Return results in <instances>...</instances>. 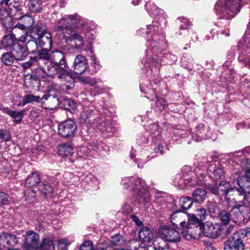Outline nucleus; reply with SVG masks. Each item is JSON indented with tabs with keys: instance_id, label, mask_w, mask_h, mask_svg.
I'll return each mask as SVG.
<instances>
[{
	"instance_id": "23",
	"label": "nucleus",
	"mask_w": 250,
	"mask_h": 250,
	"mask_svg": "<svg viewBox=\"0 0 250 250\" xmlns=\"http://www.w3.org/2000/svg\"><path fill=\"white\" fill-rule=\"evenodd\" d=\"M18 41L17 36L14 33L5 35L2 40V44L6 47H10V49L14 46Z\"/></svg>"
},
{
	"instance_id": "24",
	"label": "nucleus",
	"mask_w": 250,
	"mask_h": 250,
	"mask_svg": "<svg viewBox=\"0 0 250 250\" xmlns=\"http://www.w3.org/2000/svg\"><path fill=\"white\" fill-rule=\"evenodd\" d=\"M58 154L62 157L70 156L73 153L72 146L68 144H62L58 147Z\"/></svg>"
},
{
	"instance_id": "15",
	"label": "nucleus",
	"mask_w": 250,
	"mask_h": 250,
	"mask_svg": "<svg viewBox=\"0 0 250 250\" xmlns=\"http://www.w3.org/2000/svg\"><path fill=\"white\" fill-rule=\"evenodd\" d=\"M39 235L32 230L26 232L25 238V245L27 250H38L39 245Z\"/></svg>"
},
{
	"instance_id": "43",
	"label": "nucleus",
	"mask_w": 250,
	"mask_h": 250,
	"mask_svg": "<svg viewBox=\"0 0 250 250\" xmlns=\"http://www.w3.org/2000/svg\"><path fill=\"white\" fill-rule=\"evenodd\" d=\"M219 215H220V220L223 224H228L230 220V217L229 213L227 211L223 210L220 212Z\"/></svg>"
},
{
	"instance_id": "28",
	"label": "nucleus",
	"mask_w": 250,
	"mask_h": 250,
	"mask_svg": "<svg viewBox=\"0 0 250 250\" xmlns=\"http://www.w3.org/2000/svg\"><path fill=\"white\" fill-rule=\"evenodd\" d=\"M28 7L32 13L39 12L42 9V1L41 0H30Z\"/></svg>"
},
{
	"instance_id": "63",
	"label": "nucleus",
	"mask_w": 250,
	"mask_h": 250,
	"mask_svg": "<svg viewBox=\"0 0 250 250\" xmlns=\"http://www.w3.org/2000/svg\"><path fill=\"white\" fill-rule=\"evenodd\" d=\"M235 156H244V154L242 152H237L235 154Z\"/></svg>"
},
{
	"instance_id": "25",
	"label": "nucleus",
	"mask_w": 250,
	"mask_h": 250,
	"mask_svg": "<svg viewBox=\"0 0 250 250\" xmlns=\"http://www.w3.org/2000/svg\"><path fill=\"white\" fill-rule=\"evenodd\" d=\"M145 8L147 12L152 16L157 17L163 14V10L158 8L153 3L147 2Z\"/></svg>"
},
{
	"instance_id": "38",
	"label": "nucleus",
	"mask_w": 250,
	"mask_h": 250,
	"mask_svg": "<svg viewBox=\"0 0 250 250\" xmlns=\"http://www.w3.org/2000/svg\"><path fill=\"white\" fill-rule=\"evenodd\" d=\"M42 188L41 189V191L44 194L45 196L50 193H52L53 191V187L50 185L48 182H45L42 185Z\"/></svg>"
},
{
	"instance_id": "42",
	"label": "nucleus",
	"mask_w": 250,
	"mask_h": 250,
	"mask_svg": "<svg viewBox=\"0 0 250 250\" xmlns=\"http://www.w3.org/2000/svg\"><path fill=\"white\" fill-rule=\"evenodd\" d=\"M58 250H67V247L70 243L65 239H60L58 241Z\"/></svg>"
},
{
	"instance_id": "26",
	"label": "nucleus",
	"mask_w": 250,
	"mask_h": 250,
	"mask_svg": "<svg viewBox=\"0 0 250 250\" xmlns=\"http://www.w3.org/2000/svg\"><path fill=\"white\" fill-rule=\"evenodd\" d=\"M28 28L29 24H27L19 23L17 25L14 27L12 31V33L15 34L16 36H17L18 41L19 42V38L20 37H21V34H18V31L22 32L23 33V35H29V33L26 31V29Z\"/></svg>"
},
{
	"instance_id": "20",
	"label": "nucleus",
	"mask_w": 250,
	"mask_h": 250,
	"mask_svg": "<svg viewBox=\"0 0 250 250\" xmlns=\"http://www.w3.org/2000/svg\"><path fill=\"white\" fill-rule=\"evenodd\" d=\"M196 212V215L195 214L188 215V219L189 221L198 224V226L202 228L201 221L206 218V210L203 208H200L197 210Z\"/></svg>"
},
{
	"instance_id": "16",
	"label": "nucleus",
	"mask_w": 250,
	"mask_h": 250,
	"mask_svg": "<svg viewBox=\"0 0 250 250\" xmlns=\"http://www.w3.org/2000/svg\"><path fill=\"white\" fill-rule=\"evenodd\" d=\"M204 233L208 237L215 238L220 233V226L216 224L208 222L203 226Z\"/></svg>"
},
{
	"instance_id": "59",
	"label": "nucleus",
	"mask_w": 250,
	"mask_h": 250,
	"mask_svg": "<svg viewBox=\"0 0 250 250\" xmlns=\"http://www.w3.org/2000/svg\"><path fill=\"white\" fill-rule=\"evenodd\" d=\"M9 0H0V5L4 4L7 5Z\"/></svg>"
},
{
	"instance_id": "47",
	"label": "nucleus",
	"mask_w": 250,
	"mask_h": 250,
	"mask_svg": "<svg viewBox=\"0 0 250 250\" xmlns=\"http://www.w3.org/2000/svg\"><path fill=\"white\" fill-rule=\"evenodd\" d=\"M80 250H93L92 243L89 241L84 242L81 245Z\"/></svg>"
},
{
	"instance_id": "19",
	"label": "nucleus",
	"mask_w": 250,
	"mask_h": 250,
	"mask_svg": "<svg viewBox=\"0 0 250 250\" xmlns=\"http://www.w3.org/2000/svg\"><path fill=\"white\" fill-rule=\"evenodd\" d=\"M187 215L179 210L174 212L170 215L171 223L176 228H178V226L181 227L187 223L184 219L187 216Z\"/></svg>"
},
{
	"instance_id": "33",
	"label": "nucleus",
	"mask_w": 250,
	"mask_h": 250,
	"mask_svg": "<svg viewBox=\"0 0 250 250\" xmlns=\"http://www.w3.org/2000/svg\"><path fill=\"white\" fill-rule=\"evenodd\" d=\"M15 60V57L11 52L4 53L1 56V61L6 65H11Z\"/></svg>"
},
{
	"instance_id": "4",
	"label": "nucleus",
	"mask_w": 250,
	"mask_h": 250,
	"mask_svg": "<svg viewBox=\"0 0 250 250\" xmlns=\"http://www.w3.org/2000/svg\"><path fill=\"white\" fill-rule=\"evenodd\" d=\"M19 42L30 43L35 48L38 46H48L51 47L52 43L51 34L46 31L45 26L36 25L30 30L29 35H22L19 38Z\"/></svg>"
},
{
	"instance_id": "10",
	"label": "nucleus",
	"mask_w": 250,
	"mask_h": 250,
	"mask_svg": "<svg viewBox=\"0 0 250 250\" xmlns=\"http://www.w3.org/2000/svg\"><path fill=\"white\" fill-rule=\"evenodd\" d=\"M181 228L182 234L183 237L187 240H190L198 237L201 229V228L198 226V224L189 221L188 219V221Z\"/></svg>"
},
{
	"instance_id": "39",
	"label": "nucleus",
	"mask_w": 250,
	"mask_h": 250,
	"mask_svg": "<svg viewBox=\"0 0 250 250\" xmlns=\"http://www.w3.org/2000/svg\"><path fill=\"white\" fill-rule=\"evenodd\" d=\"M36 193L34 190L32 189H27L25 192V201L31 203L35 200Z\"/></svg>"
},
{
	"instance_id": "48",
	"label": "nucleus",
	"mask_w": 250,
	"mask_h": 250,
	"mask_svg": "<svg viewBox=\"0 0 250 250\" xmlns=\"http://www.w3.org/2000/svg\"><path fill=\"white\" fill-rule=\"evenodd\" d=\"M0 139L4 141H9L11 139V135L8 131L0 129Z\"/></svg>"
},
{
	"instance_id": "18",
	"label": "nucleus",
	"mask_w": 250,
	"mask_h": 250,
	"mask_svg": "<svg viewBox=\"0 0 250 250\" xmlns=\"http://www.w3.org/2000/svg\"><path fill=\"white\" fill-rule=\"evenodd\" d=\"M208 173L216 183L218 181H222L224 177L223 171L219 165L217 166L213 164L210 165L208 167Z\"/></svg>"
},
{
	"instance_id": "40",
	"label": "nucleus",
	"mask_w": 250,
	"mask_h": 250,
	"mask_svg": "<svg viewBox=\"0 0 250 250\" xmlns=\"http://www.w3.org/2000/svg\"><path fill=\"white\" fill-rule=\"evenodd\" d=\"M37 54L40 59L44 60H50V55H49L47 49L43 48L41 50H39L37 52Z\"/></svg>"
},
{
	"instance_id": "61",
	"label": "nucleus",
	"mask_w": 250,
	"mask_h": 250,
	"mask_svg": "<svg viewBox=\"0 0 250 250\" xmlns=\"http://www.w3.org/2000/svg\"><path fill=\"white\" fill-rule=\"evenodd\" d=\"M221 34L222 35H225L226 36H229V31H221Z\"/></svg>"
},
{
	"instance_id": "32",
	"label": "nucleus",
	"mask_w": 250,
	"mask_h": 250,
	"mask_svg": "<svg viewBox=\"0 0 250 250\" xmlns=\"http://www.w3.org/2000/svg\"><path fill=\"white\" fill-rule=\"evenodd\" d=\"M208 207L209 212L214 217L218 215L221 212L219 206L217 203L209 202L208 203Z\"/></svg>"
},
{
	"instance_id": "21",
	"label": "nucleus",
	"mask_w": 250,
	"mask_h": 250,
	"mask_svg": "<svg viewBox=\"0 0 250 250\" xmlns=\"http://www.w3.org/2000/svg\"><path fill=\"white\" fill-rule=\"evenodd\" d=\"M139 238L144 242H150L153 239V233L150 229L144 227L139 231Z\"/></svg>"
},
{
	"instance_id": "29",
	"label": "nucleus",
	"mask_w": 250,
	"mask_h": 250,
	"mask_svg": "<svg viewBox=\"0 0 250 250\" xmlns=\"http://www.w3.org/2000/svg\"><path fill=\"white\" fill-rule=\"evenodd\" d=\"M207 193L202 188H197L193 193V197L195 202L202 203L206 198Z\"/></svg>"
},
{
	"instance_id": "7",
	"label": "nucleus",
	"mask_w": 250,
	"mask_h": 250,
	"mask_svg": "<svg viewBox=\"0 0 250 250\" xmlns=\"http://www.w3.org/2000/svg\"><path fill=\"white\" fill-rule=\"evenodd\" d=\"M241 0H218L214 7L215 12L221 18L229 20L240 11Z\"/></svg>"
},
{
	"instance_id": "11",
	"label": "nucleus",
	"mask_w": 250,
	"mask_h": 250,
	"mask_svg": "<svg viewBox=\"0 0 250 250\" xmlns=\"http://www.w3.org/2000/svg\"><path fill=\"white\" fill-rule=\"evenodd\" d=\"M158 235L162 239L169 242L175 243L180 241L181 239V236L178 231L166 226L159 228Z\"/></svg>"
},
{
	"instance_id": "30",
	"label": "nucleus",
	"mask_w": 250,
	"mask_h": 250,
	"mask_svg": "<svg viewBox=\"0 0 250 250\" xmlns=\"http://www.w3.org/2000/svg\"><path fill=\"white\" fill-rule=\"evenodd\" d=\"M38 250H55L53 241L50 238L43 239Z\"/></svg>"
},
{
	"instance_id": "57",
	"label": "nucleus",
	"mask_w": 250,
	"mask_h": 250,
	"mask_svg": "<svg viewBox=\"0 0 250 250\" xmlns=\"http://www.w3.org/2000/svg\"><path fill=\"white\" fill-rule=\"evenodd\" d=\"M131 218L132 220L135 222L136 225L138 226H141L142 225V222L140 221L138 218L135 215H131Z\"/></svg>"
},
{
	"instance_id": "45",
	"label": "nucleus",
	"mask_w": 250,
	"mask_h": 250,
	"mask_svg": "<svg viewBox=\"0 0 250 250\" xmlns=\"http://www.w3.org/2000/svg\"><path fill=\"white\" fill-rule=\"evenodd\" d=\"M156 105L160 110H165L167 107V104L166 101L162 98H159L157 99Z\"/></svg>"
},
{
	"instance_id": "27",
	"label": "nucleus",
	"mask_w": 250,
	"mask_h": 250,
	"mask_svg": "<svg viewBox=\"0 0 250 250\" xmlns=\"http://www.w3.org/2000/svg\"><path fill=\"white\" fill-rule=\"evenodd\" d=\"M40 182V178L37 172H32L27 177L25 184L26 186L32 187L36 186Z\"/></svg>"
},
{
	"instance_id": "53",
	"label": "nucleus",
	"mask_w": 250,
	"mask_h": 250,
	"mask_svg": "<svg viewBox=\"0 0 250 250\" xmlns=\"http://www.w3.org/2000/svg\"><path fill=\"white\" fill-rule=\"evenodd\" d=\"M114 248L110 244H105L101 247H99L97 250H113Z\"/></svg>"
},
{
	"instance_id": "6",
	"label": "nucleus",
	"mask_w": 250,
	"mask_h": 250,
	"mask_svg": "<svg viewBox=\"0 0 250 250\" xmlns=\"http://www.w3.org/2000/svg\"><path fill=\"white\" fill-rule=\"evenodd\" d=\"M210 191L214 194L223 197L225 196V200L228 208L233 206L236 202H240V198L237 197L236 193V187L232 188L230 184L225 181H221L218 185L211 187Z\"/></svg>"
},
{
	"instance_id": "22",
	"label": "nucleus",
	"mask_w": 250,
	"mask_h": 250,
	"mask_svg": "<svg viewBox=\"0 0 250 250\" xmlns=\"http://www.w3.org/2000/svg\"><path fill=\"white\" fill-rule=\"evenodd\" d=\"M3 112L14 119L16 123H20L23 119L25 110L16 111L10 110L8 108H3Z\"/></svg>"
},
{
	"instance_id": "34",
	"label": "nucleus",
	"mask_w": 250,
	"mask_h": 250,
	"mask_svg": "<svg viewBox=\"0 0 250 250\" xmlns=\"http://www.w3.org/2000/svg\"><path fill=\"white\" fill-rule=\"evenodd\" d=\"M0 20L2 24L6 26L7 22H10L12 19L5 8H0Z\"/></svg>"
},
{
	"instance_id": "17",
	"label": "nucleus",
	"mask_w": 250,
	"mask_h": 250,
	"mask_svg": "<svg viewBox=\"0 0 250 250\" xmlns=\"http://www.w3.org/2000/svg\"><path fill=\"white\" fill-rule=\"evenodd\" d=\"M245 245L240 238L235 239L232 236L227 240L224 245V250H244Z\"/></svg>"
},
{
	"instance_id": "9",
	"label": "nucleus",
	"mask_w": 250,
	"mask_h": 250,
	"mask_svg": "<svg viewBox=\"0 0 250 250\" xmlns=\"http://www.w3.org/2000/svg\"><path fill=\"white\" fill-rule=\"evenodd\" d=\"M230 178L233 184H236L239 188L236 187V193L237 197L245 199L247 198V194H250V182L243 180L237 173L232 174Z\"/></svg>"
},
{
	"instance_id": "8",
	"label": "nucleus",
	"mask_w": 250,
	"mask_h": 250,
	"mask_svg": "<svg viewBox=\"0 0 250 250\" xmlns=\"http://www.w3.org/2000/svg\"><path fill=\"white\" fill-rule=\"evenodd\" d=\"M240 202H236L235 204L231 207L230 215H234V222L247 221L250 218V208L249 202L247 198H241Z\"/></svg>"
},
{
	"instance_id": "54",
	"label": "nucleus",
	"mask_w": 250,
	"mask_h": 250,
	"mask_svg": "<svg viewBox=\"0 0 250 250\" xmlns=\"http://www.w3.org/2000/svg\"><path fill=\"white\" fill-rule=\"evenodd\" d=\"M122 209L123 211H124L125 213H128L131 211L132 208L130 205L126 203H125L122 207Z\"/></svg>"
},
{
	"instance_id": "41",
	"label": "nucleus",
	"mask_w": 250,
	"mask_h": 250,
	"mask_svg": "<svg viewBox=\"0 0 250 250\" xmlns=\"http://www.w3.org/2000/svg\"><path fill=\"white\" fill-rule=\"evenodd\" d=\"M111 242L113 245L119 246L124 243V240L120 234H116L112 237Z\"/></svg>"
},
{
	"instance_id": "1",
	"label": "nucleus",
	"mask_w": 250,
	"mask_h": 250,
	"mask_svg": "<svg viewBox=\"0 0 250 250\" xmlns=\"http://www.w3.org/2000/svg\"><path fill=\"white\" fill-rule=\"evenodd\" d=\"M50 60L45 63L44 67L38 69V76L45 78L57 76L62 82L61 90L65 92L69 91L74 87L75 80L72 73L67 70L68 66L64 54L61 51L55 50L50 54Z\"/></svg>"
},
{
	"instance_id": "5",
	"label": "nucleus",
	"mask_w": 250,
	"mask_h": 250,
	"mask_svg": "<svg viewBox=\"0 0 250 250\" xmlns=\"http://www.w3.org/2000/svg\"><path fill=\"white\" fill-rule=\"evenodd\" d=\"M122 184L125 188L134 191L136 200L139 204L146 206L150 199V194L145 181L138 178L125 177L122 180Z\"/></svg>"
},
{
	"instance_id": "12",
	"label": "nucleus",
	"mask_w": 250,
	"mask_h": 250,
	"mask_svg": "<svg viewBox=\"0 0 250 250\" xmlns=\"http://www.w3.org/2000/svg\"><path fill=\"white\" fill-rule=\"evenodd\" d=\"M77 129L76 123L72 120H67L58 125V133L64 138H69L75 135Z\"/></svg>"
},
{
	"instance_id": "3",
	"label": "nucleus",
	"mask_w": 250,
	"mask_h": 250,
	"mask_svg": "<svg viewBox=\"0 0 250 250\" xmlns=\"http://www.w3.org/2000/svg\"><path fill=\"white\" fill-rule=\"evenodd\" d=\"M160 26L158 22L153 21L152 24L147 26L146 32L147 41L149 42V48L146 52V57L147 59L154 62L157 67L161 66V64L158 60L155 59L151 54L157 56L158 54L163 51L161 46L164 38L162 34V28Z\"/></svg>"
},
{
	"instance_id": "49",
	"label": "nucleus",
	"mask_w": 250,
	"mask_h": 250,
	"mask_svg": "<svg viewBox=\"0 0 250 250\" xmlns=\"http://www.w3.org/2000/svg\"><path fill=\"white\" fill-rule=\"evenodd\" d=\"M180 20L181 21L180 28L182 29H188L190 26V22L188 20L185 18H182Z\"/></svg>"
},
{
	"instance_id": "36",
	"label": "nucleus",
	"mask_w": 250,
	"mask_h": 250,
	"mask_svg": "<svg viewBox=\"0 0 250 250\" xmlns=\"http://www.w3.org/2000/svg\"><path fill=\"white\" fill-rule=\"evenodd\" d=\"M40 100V97L39 96H35L33 94H26L24 96L23 99V104L25 105L28 103L33 102H39Z\"/></svg>"
},
{
	"instance_id": "2",
	"label": "nucleus",
	"mask_w": 250,
	"mask_h": 250,
	"mask_svg": "<svg viewBox=\"0 0 250 250\" xmlns=\"http://www.w3.org/2000/svg\"><path fill=\"white\" fill-rule=\"evenodd\" d=\"M87 20L77 14H69L63 16L59 21L55 30L62 34L63 37L72 33L70 37L71 45L74 48L82 49L84 46L83 37L78 32L72 33L73 27L81 29L87 24Z\"/></svg>"
},
{
	"instance_id": "62",
	"label": "nucleus",
	"mask_w": 250,
	"mask_h": 250,
	"mask_svg": "<svg viewBox=\"0 0 250 250\" xmlns=\"http://www.w3.org/2000/svg\"><path fill=\"white\" fill-rule=\"evenodd\" d=\"M205 250H216L215 248L211 246L207 247Z\"/></svg>"
},
{
	"instance_id": "58",
	"label": "nucleus",
	"mask_w": 250,
	"mask_h": 250,
	"mask_svg": "<svg viewBox=\"0 0 250 250\" xmlns=\"http://www.w3.org/2000/svg\"><path fill=\"white\" fill-rule=\"evenodd\" d=\"M154 249L155 250H164L165 248H167V244H165V246H163L162 245H158L157 246V244H154Z\"/></svg>"
},
{
	"instance_id": "31",
	"label": "nucleus",
	"mask_w": 250,
	"mask_h": 250,
	"mask_svg": "<svg viewBox=\"0 0 250 250\" xmlns=\"http://www.w3.org/2000/svg\"><path fill=\"white\" fill-rule=\"evenodd\" d=\"M193 202L192 199L188 197H183L180 199L179 206L184 210L188 209L191 208Z\"/></svg>"
},
{
	"instance_id": "37",
	"label": "nucleus",
	"mask_w": 250,
	"mask_h": 250,
	"mask_svg": "<svg viewBox=\"0 0 250 250\" xmlns=\"http://www.w3.org/2000/svg\"><path fill=\"white\" fill-rule=\"evenodd\" d=\"M6 235L7 238V248H9L10 246H14L18 243V238L15 235L8 233H7Z\"/></svg>"
},
{
	"instance_id": "14",
	"label": "nucleus",
	"mask_w": 250,
	"mask_h": 250,
	"mask_svg": "<svg viewBox=\"0 0 250 250\" xmlns=\"http://www.w3.org/2000/svg\"><path fill=\"white\" fill-rule=\"evenodd\" d=\"M88 67V62L85 57L82 55H77L74 60L72 68L77 74H83Z\"/></svg>"
},
{
	"instance_id": "51",
	"label": "nucleus",
	"mask_w": 250,
	"mask_h": 250,
	"mask_svg": "<svg viewBox=\"0 0 250 250\" xmlns=\"http://www.w3.org/2000/svg\"><path fill=\"white\" fill-rule=\"evenodd\" d=\"M22 21L24 24H29V27L33 23V19L30 16H24L22 19Z\"/></svg>"
},
{
	"instance_id": "64",
	"label": "nucleus",
	"mask_w": 250,
	"mask_h": 250,
	"mask_svg": "<svg viewBox=\"0 0 250 250\" xmlns=\"http://www.w3.org/2000/svg\"><path fill=\"white\" fill-rule=\"evenodd\" d=\"M232 228H231V227H229V228H228L226 230V234H229L231 231V230H232Z\"/></svg>"
},
{
	"instance_id": "50",
	"label": "nucleus",
	"mask_w": 250,
	"mask_h": 250,
	"mask_svg": "<svg viewBox=\"0 0 250 250\" xmlns=\"http://www.w3.org/2000/svg\"><path fill=\"white\" fill-rule=\"evenodd\" d=\"M8 203V197L7 194L2 192H0V205H5Z\"/></svg>"
},
{
	"instance_id": "55",
	"label": "nucleus",
	"mask_w": 250,
	"mask_h": 250,
	"mask_svg": "<svg viewBox=\"0 0 250 250\" xmlns=\"http://www.w3.org/2000/svg\"><path fill=\"white\" fill-rule=\"evenodd\" d=\"M88 148L98 153L100 149V147L97 143H94L93 145L89 146Z\"/></svg>"
},
{
	"instance_id": "56",
	"label": "nucleus",
	"mask_w": 250,
	"mask_h": 250,
	"mask_svg": "<svg viewBox=\"0 0 250 250\" xmlns=\"http://www.w3.org/2000/svg\"><path fill=\"white\" fill-rule=\"evenodd\" d=\"M240 178H242L243 180H245L250 182V169H248L246 171L245 177L240 176Z\"/></svg>"
},
{
	"instance_id": "35",
	"label": "nucleus",
	"mask_w": 250,
	"mask_h": 250,
	"mask_svg": "<svg viewBox=\"0 0 250 250\" xmlns=\"http://www.w3.org/2000/svg\"><path fill=\"white\" fill-rule=\"evenodd\" d=\"M62 104L66 110L70 112L75 111L77 106L75 102L70 99H64L62 101Z\"/></svg>"
},
{
	"instance_id": "13",
	"label": "nucleus",
	"mask_w": 250,
	"mask_h": 250,
	"mask_svg": "<svg viewBox=\"0 0 250 250\" xmlns=\"http://www.w3.org/2000/svg\"><path fill=\"white\" fill-rule=\"evenodd\" d=\"M30 43H26V45L23 46L19 43H16L10 49L11 52L15 57V60L17 61H22L28 56V51L34 52L35 48L30 47Z\"/></svg>"
},
{
	"instance_id": "60",
	"label": "nucleus",
	"mask_w": 250,
	"mask_h": 250,
	"mask_svg": "<svg viewBox=\"0 0 250 250\" xmlns=\"http://www.w3.org/2000/svg\"><path fill=\"white\" fill-rule=\"evenodd\" d=\"M91 59H92V61L95 64H98V62L97 61V60L96 59L95 57L94 56H91Z\"/></svg>"
},
{
	"instance_id": "44",
	"label": "nucleus",
	"mask_w": 250,
	"mask_h": 250,
	"mask_svg": "<svg viewBox=\"0 0 250 250\" xmlns=\"http://www.w3.org/2000/svg\"><path fill=\"white\" fill-rule=\"evenodd\" d=\"M7 233H3L0 235V249L7 248Z\"/></svg>"
},
{
	"instance_id": "46",
	"label": "nucleus",
	"mask_w": 250,
	"mask_h": 250,
	"mask_svg": "<svg viewBox=\"0 0 250 250\" xmlns=\"http://www.w3.org/2000/svg\"><path fill=\"white\" fill-rule=\"evenodd\" d=\"M42 110L40 109L34 108L30 112V118L36 119L41 116Z\"/></svg>"
},
{
	"instance_id": "52",
	"label": "nucleus",
	"mask_w": 250,
	"mask_h": 250,
	"mask_svg": "<svg viewBox=\"0 0 250 250\" xmlns=\"http://www.w3.org/2000/svg\"><path fill=\"white\" fill-rule=\"evenodd\" d=\"M36 60H37L36 58H35V57L32 58L30 61L23 63L22 65L24 68H29L30 66H31L32 65L33 62H34L36 61Z\"/></svg>"
}]
</instances>
